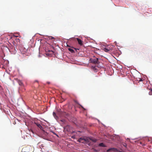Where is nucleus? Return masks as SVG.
Masks as SVG:
<instances>
[{"mask_svg":"<svg viewBox=\"0 0 152 152\" xmlns=\"http://www.w3.org/2000/svg\"><path fill=\"white\" fill-rule=\"evenodd\" d=\"M72 138H73L74 139V138H75V136H72Z\"/></svg>","mask_w":152,"mask_h":152,"instance_id":"15","label":"nucleus"},{"mask_svg":"<svg viewBox=\"0 0 152 152\" xmlns=\"http://www.w3.org/2000/svg\"><path fill=\"white\" fill-rule=\"evenodd\" d=\"M90 140L92 141L93 142H95L97 141V140L95 139H94L92 138H86L85 139H83L82 138H80L78 140V141L79 142H82V140L85 141L87 142H89V140Z\"/></svg>","mask_w":152,"mask_h":152,"instance_id":"2","label":"nucleus"},{"mask_svg":"<svg viewBox=\"0 0 152 152\" xmlns=\"http://www.w3.org/2000/svg\"><path fill=\"white\" fill-rule=\"evenodd\" d=\"M76 39H77L79 44L80 45H83L82 41L78 38H76Z\"/></svg>","mask_w":152,"mask_h":152,"instance_id":"4","label":"nucleus"},{"mask_svg":"<svg viewBox=\"0 0 152 152\" xmlns=\"http://www.w3.org/2000/svg\"><path fill=\"white\" fill-rule=\"evenodd\" d=\"M48 51V52H53L52 51H50V50H49Z\"/></svg>","mask_w":152,"mask_h":152,"instance_id":"16","label":"nucleus"},{"mask_svg":"<svg viewBox=\"0 0 152 152\" xmlns=\"http://www.w3.org/2000/svg\"><path fill=\"white\" fill-rule=\"evenodd\" d=\"M18 82L20 85L22 86L23 85V83L21 81L19 80H18Z\"/></svg>","mask_w":152,"mask_h":152,"instance_id":"8","label":"nucleus"},{"mask_svg":"<svg viewBox=\"0 0 152 152\" xmlns=\"http://www.w3.org/2000/svg\"><path fill=\"white\" fill-rule=\"evenodd\" d=\"M124 146H125V145H124Z\"/></svg>","mask_w":152,"mask_h":152,"instance_id":"19","label":"nucleus"},{"mask_svg":"<svg viewBox=\"0 0 152 152\" xmlns=\"http://www.w3.org/2000/svg\"><path fill=\"white\" fill-rule=\"evenodd\" d=\"M52 132L54 134H55V135H56V134L54 132Z\"/></svg>","mask_w":152,"mask_h":152,"instance_id":"14","label":"nucleus"},{"mask_svg":"<svg viewBox=\"0 0 152 152\" xmlns=\"http://www.w3.org/2000/svg\"><path fill=\"white\" fill-rule=\"evenodd\" d=\"M142 81V79H140V80H139V81Z\"/></svg>","mask_w":152,"mask_h":152,"instance_id":"13","label":"nucleus"},{"mask_svg":"<svg viewBox=\"0 0 152 152\" xmlns=\"http://www.w3.org/2000/svg\"><path fill=\"white\" fill-rule=\"evenodd\" d=\"M149 94L151 95L152 94V90L149 92Z\"/></svg>","mask_w":152,"mask_h":152,"instance_id":"10","label":"nucleus"},{"mask_svg":"<svg viewBox=\"0 0 152 152\" xmlns=\"http://www.w3.org/2000/svg\"><path fill=\"white\" fill-rule=\"evenodd\" d=\"M113 47V45H108L105 48H104L103 50L104 51L108 52L112 50Z\"/></svg>","mask_w":152,"mask_h":152,"instance_id":"3","label":"nucleus"},{"mask_svg":"<svg viewBox=\"0 0 152 152\" xmlns=\"http://www.w3.org/2000/svg\"><path fill=\"white\" fill-rule=\"evenodd\" d=\"M99 145L100 147H105V145L103 144V143H101L99 144Z\"/></svg>","mask_w":152,"mask_h":152,"instance_id":"7","label":"nucleus"},{"mask_svg":"<svg viewBox=\"0 0 152 152\" xmlns=\"http://www.w3.org/2000/svg\"><path fill=\"white\" fill-rule=\"evenodd\" d=\"M98 58H96L95 59H94L93 60L92 62L95 64H97L98 63Z\"/></svg>","mask_w":152,"mask_h":152,"instance_id":"6","label":"nucleus"},{"mask_svg":"<svg viewBox=\"0 0 152 152\" xmlns=\"http://www.w3.org/2000/svg\"><path fill=\"white\" fill-rule=\"evenodd\" d=\"M22 151L24 152H33V148L30 146H27L23 148Z\"/></svg>","mask_w":152,"mask_h":152,"instance_id":"1","label":"nucleus"},{"mask_svg":"<svg viewBox=\"0 0 152 152\" xmlns=\"http://www.w3.org/2000/svg\"><path fill=\"white\" fill-rule=\"evenodd\" d=\"M54 39V37H52L51 38V39Z\"/></svg>","mask_w":152,"mask_h":152,"instance_id":"17","label":"nucleus"},{"mask_svg":"<svg viewBox=\"0 0 152 152\" xmlns=\"http://www.w3.org/2000/svg\"><path fill=\"white\" fill-rule=\"evenodd\" d=\"M34 124L36 125L37 126H38L41 129H42V127L40 124L37 123H35Z\"/></svg>","mask_w":152,"mask_h":152,"instance_id":"5","label":"nucleus"},{"mask_svg":"<svg viewBox=\"0 0 152 152\" xmlns=\"http://www.w3.org/2000/svg\"><path fill=\"white\" fill-rule=\"evenodd\" d=\"M35 82H38V81L37 80H35Z\"/></svg>","mask_w":152,"mask_h":152,"instance_id":"18","label":"nucleus"},{"mask_svg":"<svg viewBox=\"0 0 152 152\" xmlns=\"http://www.w3.org/2000/svg\"><path fill=\"white\" fill-rule=\"evenodd\" d=\"M68 50L70 52H71L72 53H73L74 52V50L73 49H72L69 48L68 49Z\"/></svg>","mask_w":152,"mask_h":152,"instance_id":"9","label":"nucleus"},{"mask_svg":"<svg viewBox=\"0 0 152 152\" xmlns=\"http://www.w3.org/2000/svg\"><path fill=\"white\" fill-rule=\"evenodd\" d=\"M53 115L54 116V117H55V116L56 115V113L54 112H53Z\"/></svg>","mask_w":152,"mask_h":152,"instance_id":"11","label":"nucleus"},{"mask_svg":"<svg viewBox=\"0 0 152 152\" xmlns=\"http://www.w3.org/2000/svg\"><path fill=\"white\" fill-rule=\"evenodd\" d=\"M80 106L83 109V110H86V109L85 108H84L82 106L80 105Z\"/></svg>","mask_w":152,"mask_h":152,"instance_id":"12","label":"nucleus"}]
</instances>
